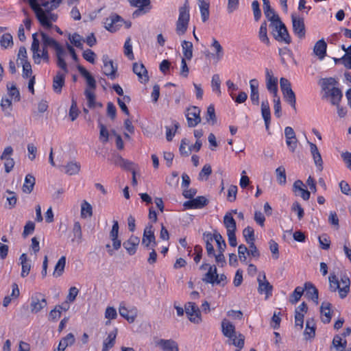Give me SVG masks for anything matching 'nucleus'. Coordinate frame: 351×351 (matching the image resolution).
<instances>
[{
  "instance_id": "59",
  "label": "nucleus",
  "mask_w": 351,
  "mask_h": 351,
  "mask_svg": "<svg viewBox=\"0 0 351 351\" xmlns=\"http://www.w3.org/2000/svg\"><path fill=\"white\" fill-rule=\"evenodd\" d=\"M276 180L279 184L285 185L287 182V176L285 169L283 167H279L276 169Z\"/></svg>"
},
{
  "instance_id": "40",
  "label": "nucleus",
  "mask_w": 351,
  "mask_h": 351,
  "mask_svg": "<svg viewBox=\"0 0 351 351\" xmlns=\"http://www.w3.org/2000/svg\"><path fill=\"white\" fill-rule=\"evenodd\" d=\"M19 260L22 267L21 276V277L24 278L29 274L31 265L29 263H28L27 254L25 253L21 255Z\"/></svg>"
},
{
  "instance_id": "5",
  "label": "nucleus",
  "mask_w": 351,
  "mask_h": 351,
  "mask_svg": "<svg viewBox=\"0 0 351 351\" xmlns=\"http://www.w3.org/2000/svg\"><path fill=\"white\" fill-rule=\"evenodd\" d=\"M258 283V292L260 294L265 293L266 298H268L272 294L273 287L266 279L265 272H260L257 278Z\"/></svg>"
},
{
  "instance_id": "2",
  "label": "nucleus",
  "mask_w": 351,
  "mask_h": 351,
  "mask_svg": "<svg viewBox=\"0 0 351 351\" xmlns=\"http://www.w3.org/2000/svg\"><path fill=\"white\" fill-rule=\"evenodd\" d=\"M189 10V1L186 0L183 5L179 8V16L176 23V32L179 35L184 34L187 29L190 19Z\"/></svg>"
},
{
  "instance_id": "29",
  "label": "nucleus",
  "mask_w": 351,
  "mask_h": 351,
  "mask_svg": "<svg viewBox=\"0 0 351 351\" xmlns=\"http://www.w3.org/2000/svg\"><path fill=\"white\" fill-rule=\"evenodd\" d=\"M221 327V332L226 337H231L233 333L237 332L234 325L226 318L222 319Z\"/></svg>"
},
{
  "instance_id": "39",
  "label": "nucleus",
  "mask_w": 351,
  "mask_h": 351,
  "mask_svg": "<svg viewBox=\"0 0 351 351\" xmlns=\"http://www.w3.org/2000/svg\"><path fill=\"white\" fill-rule=\"evenodd\" d=\"M117 337V330L110 332L107 338L103 342V348L101 351H108L111 349Z\"/></svg>"
},
{
  "instance_id": "51",
  "label": "nucleus",
  "mask_w": 351,
  "mask_h": 351,
  "mask_svg": "<svg viewBox=\"0 0 351 351\" xmlns=\"http://www.w3.org/2000/svg\"><path fill=\"white\" fill-rule=\"evenodd\" d=\"M216 277H217L216 267L215 265L210 266L208 272L203 278V280L207 283L215 284Z\"/></svg>"
},
{
  "instance_id": "63",
  "label": "nucleus",
  "mask_w": 351,
  "mask_h": 351,
  "mask_svg": "<svg viewBox=\"0 0 351 351\" xmlns=\"http://www.w3.org/2000/svg\"><path fill=\"white\" fill-rule=\"evenodd\" d=\"M213 237V240H215L219 252H223L225 251V249L226 247V244L223 239L222 236L217 232L214 233L212 234Z\"/></svg>"
},
{
  "instance_id": "30",
  "label": "nucleus",
  "mask_w": 351,
  "mask_h": 351,
  "mask_svg": "<svg viewBox=\"0 0 351 351\" xmlns=\"http://www.w3.org/2000/svg\"><path fill=\"white\" fill-rule=\"evenodd\" d=\"M327 44L324 39L319 40L315 44L313 52L319 60H323L326 54Z\"/></svg>"
},
{
  "instance_id": "64",
  "label": "nucleus",
  "mask_w": 351,
  "mask_h": 351,
  "mask_svg": "<svg viewBox=\"0 0 351 351\" xmlns=\"http://www.w3.org/2000/svg\"><path fill=\"white\" fill-rule=\"evenodd\" d=\"M335 62L336 64L341 62L346 69H351V54L348 53L341 58H335Z\"/></svg>"
},
{
  "instance_id": "61",
  "label": "nucleus",
  "mask_w": 351,
  "mask_h": 351,
  "mask_svg": "<svg viewBox=\"0 0 351 351\" xmlns=\"http://www.w3.org/2000/svg\"><path fill=\"white\" fill-rule=\"evenodd\" d=\"M282 94L286 101L288 102L291 106L295 110L296 99L295 95L293 90H288V91L282 93Z\"/></svg>"
},
{
  "instance_id": "8",
  "label": "nucleus",
  "mask_w": 351,
  "mask_h": 351,
  "mask_svg": "<svg viewBox=\"0 0 351 351\" xmlns=\"http://www.w3.org/2000/svg\"><path fill=\"white\" fill-rule=\"evenodd\" d=\"M142 245L147 248H154L156 246V238L152 225H148L144 229Z\"/></svg>"
},
{
  "instance_id": "26",
  "label": "nucleus",
  "mask_w": 351,
  "mask_h": 351,
  "mask_svg": "<svg viewBox=\"0 0 351 351\" xmlns=\"http://www.w3.org/2000/svg\"><path fill=\"white\" fill-rule=\"evenodd\" d=\"M258 86L259 83L256 79H252L250 81V99L252 104L256 106L259 104Z\"/></svg>"
},
{
  "instance_id": "46",
  "label": "nucleus",
  "mask_w": 351,
  "mask_h": 351,
  "mask_svg": "<svg viewBox=\"0 0 351 351\" xmlns=\"http://www.w3.org/2000/svg\"><path fill=\"white\" fill-rule=\"evenodd\" d=\"M80 215L83 219L90 217L93 215V207L86 200H83L81 204Z\"/></svg>"
},
{
  "instance_id": "1",
  "label": "nucleus",
  "mask_w": 351,
  "mask_h": 351,
  "mask_svg": "<svg viewBox=\"0 0 351 351\" xmlns=\"http://www.w3.org/2000/svg\"><path fill=\"white\" fill-rule=\"evenodd\" d=\"M269 27L271 29V34L276 40L285 44H289L291 42L288 30L280 19L270 23Z\"/></svg>"
},
{
  "instance_id": "15",
  "label": "nucleus",
  "mask_w": 351,
  "mask_h": 351,
  "mask_svg": "<svg viewBox=\"0 0 351 351\" xmlns=\"http://www.w3.org/2000/svg\"><path fill=\"white\" fill-rule=\"evenodd\" d=\"M102 61L104 63V74L109 77L111 80L115 79L117 69L114 66L112 60H110L107 55H105L102 57Z\"/></svg>"
},
{
  "instance_id": "17",
  "label": "nucleus",
  "mask_w": 351,
  "mask_h": 351,
  "mask_svg": "<svg viewBox=\"0 0 351 351\" xmlns=\"http://www.w3.org/2000/svg\"><path fill=\"white\" fill-rule=\"evenodd\" d=\"M112 229L110 232L109 237L112 241V247L115 250H118L121 246V241L119 239V223L117 220H114Z\"/></svg>"
},
{
  "instance_id": "19",
  "label": "nucleus",
  "mask_w": 351,
  "mask_h": 351,
  "mask_svg": "<svg viewBox=\"0 0 351 351\" xmlns=\"http://www.w3.org/2000/svg\"><path fill=\"white\" fill-rule=\"evenodd\" d=\"M293 191L296 195L300 196L304 200L306 201L310 198V192L304 189V184L300 180H298L293 183Z\"/></svg>"
},
{
  "instance_id": "10",
  "label": "nucleus",
  "mask_w": 351,
  "mask_h": 351,
  "mask_svg": "<svg viewBox=\"0 0 351 351\" xmlns=\"http://www.w3.org/2000/svg\"><path fill=\"white\" fill-rule=\"evenodd\" d=\"M123 20L117 14H112L104 22L105 28L110 32H117L122 25Z\"/></svg>"
},
{
  "instance_id": "25",
  "label": "nucleus",
  "mask_w": 351,
  "mask_h": 351,
  "mask_svg": "<svg viewBox=\"0 0 351 351\" xmlns=\"http://www.w3.org/2000/svg\"><path fill=\"white\" fill-rule=\"evenodd\" d=\"M263 2V11L265 17L270 21V23H273L278 20L280 17L276 14L271 8L269 0H262Z\"/></svg>"
},
{
  "instance_id": "34",
  "label": "nucleus",
  "mask_w": 351,
  "mask_h": 351,
  "mask_svg": "<svg viewBox=\"0 0 351 351\" xmlns=\"http://www.w3.org/2000/svg\"><path fill=\"white\" fill-rule=\"evenodd\" d=\"M223 225L226 229L227 233L236 232V221L232 216V213H226L223 217Z\"/></svg>"
},
{
  "instance_id": "58",
  "label": "nucleus",
  "mask_w": 351,
  "mask_h": 351,
  "mask_svg": "<svg viewBox=\"0 0 351 351\" xmlns=\"http://www.w3.org/2000/svg\"><path fill=\"white\" fill-rule=\"evenodd\" d=\"M69 40L77 48L83 49L84 39L78 34L75 33L72 35H69Z\"/></svg>"
},
{
  "instance_id": "27",
  "label": "nucleus",
  "mask_w": 351,
  "mask_h": 351,
  "mask_svg": "<svg viewBox=\"0 0 351 351\" xmlns=\"http://www.w3.org/2000/svg\"><path fill=\"white\" fill-rule=\"evenodd\" d=\"M304 289L306 291V296L317 304L319 297L317 289L311 282H307L304 284Z\"/></svg>"
},
{
  "instance_id": "60",
  "label": "nucleus",
  "mask_w": 351,
  "mask_h": 351,
  "mask_svg": "<svg viewBox=\"0 0 351 351\" xmlns=\"http://www.w3.org/2000/svg\"><path fill=\"white\" fill-rule=\"evenodd\" d=\"M124 55L128 57V58L130 60H132L134 59V56L132 51V46L131 44V38L129 37L126 39L124 46Z\"/></svg>"
},
{
  "instance_id": "54",
  "label": "nucleus",
  "mask_w": 351,
  "mask_h": 351,
  "mask_svg": "<svg viewBox=\"0 0 351 351\" xmlns=\"http://www.w3.org/2000/svg\"><path fill=\"white\" fill-rule=\"evenodd\" d=\"M204 239L206 241V249L209 256L215 255V250L213 245V237L211 234H204Z\"/></svg>"
},
{
  "instance_id": "18",
  "label": "nucleus",
  "mask_w": 351,
  "mask_h": 351,
  "mask_svg": "<svg viewBox=\"0 0 351 351\" xmlns=\"http://www.w3.org/2000/svg\"><path fill=\"white\" fill-rule=\"evenodd\" d=\"M139 243L140 239L138 237L132 235L123 243V246L130 255H134L136 252Z\"/></svg>"
},
{
  "instance_id": "50",
  "label": "nucleus",
  "mask_w": 351,
  "mask_h": 351,
  "mask_svg": "<svg viewBox=\"0 0 351 351\" xmlns=\"http://www.w3.org/2000/svg\"><path fill=\"white\" fill-rule=\"evenodd\" d=\"M8 93L10 97L14 101H19L21 99L20 93L14 83H8L7 84Z\"/></svg>"
},
{
  "instance_id": "4",
  "label": "nucleus",
  "mask_w": 351,
  "mask_h": 351,
  "mask_svg": "<svg viewBox=\"0 0 351 351\" xmlns=\"http://www.w3.org/2000/svg\"><path fill=\"white\" fill-rule=\"evenodd\" d=\"M184 309L189 319L191 322L199 324L202 322L201 312L195 303L187 302L184 306Z\"/></svg>"
},
{
  "instance_id": "16",
  "label": "nucleus",
  "mask_w": 351,
  "mask_h": 351,
  "mask_svg": "<svg viewBox=\"0 0 351 351\" xmlns=\"http://www.w3.org/2000/svg\"><path fill=\"white\" fill-rule=\"evenodd\" d=\"M208 203V201L205 197L198 196L185 202L183 206L186 209H200L206 206Z\"/></svg>"
},
{
  "instance_id": "32",
  "label": "nucleus",
  "mask_w": 351,
  "mask_h": 351,
  "mask_svg": "<svg viewBox=\"0 0 351 351\" xmlns=\"http://www.w3.org/2000/svg\"><path fill=\"white\" fill-rule=\"evenodd\" d=\"M261 114L265 121V128L267 130H269L271 120V112L267 100L263 101L261 103Z\"/></svg>"
},
{
  "instance_id": "52",
  "label": "nucleus",
  "mask_w": 351,
  "mask_h": 351,
  "mask_svg": "<svg viewBox=\"0 0 351 351\" xmlns=\"http://www.w3.org/2000/svg\"><path fill=\"white\" fill-rule=\"evenodd\" d=\"M72 232L74 236L72 241H76L77 243H80L82 240V232L81 224L79 221L74 223Z\"/></svg>"
},
{
  "instance_id": "44",
  "label": "nucleus",
  "mask_w": 351,
  "mask_h": 351,
  "mask_svg": "<svg viewBox=\"0 0 351 351\" xmlns=\"http://www.w3.org/2000/svg\"><path fill=\"white\" fill-rule=\"evenodd\" d=\"M69 307H64L62 305H56L49 314V319L53 322H56L60 317L62 312L66 311Z\"/></svg>"
},
{
  "instance_id": "45",
  "label": "nucleus",
  "mask_w": 351,
  "mask_h": 351,
  "mask_svg": "<svg viewBox=\"0 0 351 351\" xmlns=\"http://www.w3.org/2000/svg\"><path fill=\"white\" fill-rule=\"evenodd\" d=\"M84 95L88 101V106L90 108H95L97 106L99 107H101V104H97L95 101V90H90L89 88H86L84 91Z\"/></svg>"
},
{
  "instance_id": "62",
  "label": "nucleus",
  "mask_w": 351,
  "mask_h": 351,
  "mask_svg": "<svg viewBox=\"0 0 351 351\" xmlns=\"http://www.w3.org/2000/svg\"><path fill=\"white\" fill-rule=\"evenodd\" d=\"M206 121L211 125H214L217 121V118L215 112L214 106L210 105L207 108L206 114Z\"/></svg>"
},
{
  "instance_id": "21",
  "label": "nucleus",
  "mask_w": 351,
  "mask_h": 351,
  "mask_svg": "<svg viewBox=\"0 0 351 351\" xmlns=\"http://www.w3.org/2000/svg\"><path fill=\"white\" fill-rule=\"evenodd\" d=\"M310 150L314 163L319 171L323 170V160L322 156L318 150L317 145L313 143L308 142Z\"/></svg>"
},
{
  "instance_id": "23",
  "label": "nucleus",
  "mask_w": 351,
  "mask_h": 351,
  "mask_svg": "<svg viewBox=\"0 0 351 351\" xmlns=\"http://www.w3.org/2000/svg\"><path fill=\"white\" fill-rule=\"evenodd\" d=\"M66 75L62 71H58L53 78V90L56 93H60L64 86Z\"/></svg>"
},
{
  "instance_id": "57",
  "label": "nucleus",
  "mask_w": 351,
  "mask_h": 351,
  "mask_svg": "<svg viewBox=\"0 0 351 351\" xmlns=\"http://www.w3.org/2000/svg\"><path fill=\"white\" fill-rule=\"evenodd\" d=\"M304 291V288L301 287H297L293 292L290 295L289 302L294 304L297 303L301 298Z\"/></svg>"
},
{
  "instance_id": "28",
  "label": "nucleus",
  "mask_w": 351,
  "mask_h": 351,
  "mask_svg": "<svg viewBox=\"0 0 351 351\" xmlns=\"http://www.w3.org/2000/svg\"><path fill=\"white\" fill-rule=\"evenodd\" d=\"M210 47L215 52L213 54L215 58L217 61L221 60L224 56V50L219 42L214 37L211 38Z\"/></svg>"
},
{
  "instance_id": "43",
  "label": "nucleus",
  "mask_w": 351,
  "mask_h": 351,
  "mask_svg": "<svg viewBox=\"0 0 351 351\" xmlns=\"http://www.w3.org/2000/svg\"><path fill=\"white\" fill-rule=\"evenodd\" d=\"M35 182V178L31 174H27L25 178L24 184L23 185V191L24 193H30L34 189Z\"/></svg>"
},
{
  "instance_id": "31",
  "label": "nucleus",
  "mask_w": 351,
  "mask_h": 351,
  "mask_svg": "<svg viewBox=\"0 0 351 351\" xmlns=\"http://www.w3.org/2000/svg\"><path fill=\"white\" fill-rule=\"evenodd\" d=\"M197 4L199 8L202 20L204 23L208 20L210 16L209 1L208 0H197Z\"/></svg>"
},
{
  "instance_id": "47",
  "label": "nucleus",
  "mask_w": 351,
  "mask_h": 351,
  "mask_svg": "<svg viewBox=\"0 0 351 351\" xmlns=\"http://www.w3.org/2000/svg\"><path fill=\"white\" fill-rule=\"evenodd\" d=\"M182 53L184 59L191 60L193 57V44L191 42L184 40L182 43Z\"/></svg>"
},
{
  "instance_id": "12",
  "label": "nucleus",
  "mask_w": 351,
  "mask_h": 351,
  "mask_svg": "<svg viewBox=\"0 0 351 351\" xmlns=\"http://www.w3.org/2000/svg\"><path fill=\"white\" fill-rule=\"evenodd\" d=\"M132 6L138 8L133 13L134 17L145 14L150 10V0H128Z\"/></svg>"
},
{
  "instance_id": "24",
  "label": "nucleus",
  "mask_w": 351,
  "mask_h": 351,
  "mask_svg": "<svg viewBox=\"0 0 351 351\" xmlns=\"http://www.w3.org/2000/svg\"><path fill=\"white\" fill-rule=\"evenodd\" d=\"M332 304L328 302H323L320 306V314L322 322L324 324H328L332 318L331 313Z\"/></svg>"
},
{
  "instance_id": "38",
  "label": "nucleus",
  "mask_w": 351,
  "mask_h": 351,
  "mask_svg": "<svg viewBox=\"0 0 351 351\" xmlns=\"http://www.w3.org/2000/svg\"><path fill=\"white\" fill-rule=\"evenodd\" d=\"M328 93L330 97V101L332 105H337L339 104L343 97V94L339 88L333 87L328 91Z\"/></svg>"
},
{
  "instance_id": "11",
  "label": "nucleus",
  "mask_w": 351,
  "mask_h": 351,
  "mask_svg": "<svg viewBox=\"0 0 351 351\" xmlns=\"http://www.w3.org/2000/svg\"><path fill=\"white\" fill-rule=\"evenodd\" d=\"M265 82L267 90L276 97L278 94V78L274 76L271 70L265 69Z\"/></svg>"
},
{
  "instance_id": "48",
  "label": "nucleus",
  "mask_w": 351,
  "mask_h": 351,
  "mask_svg": "<svg viewBox=\"0 0 351 351\" xmlns=\"http://www.w3.org/2000/svg\"><path fill=\"white\" fill-rule=\"evenodd\" d=\"M40 35L41 36L42 44L45 47H52L55 49L59 43L53 38L49 37L46 33L43 31H40Z\"/></svg>"
},
{
  "instance_id": "9",
  "label": "nucleus",
  "mask_w": 351,
  "mask_h": 351,
  "mask_svg": "<svg viewBox=\"0 0 351 351\" xmlns=\"http://www.w3.org/2000/svg\"><path fill=\"white\" fill-rule=\"evenodd\" d=\"M186 117L189 127L196 126L201 121L200 109L196 106L189 108L186 110Z\"/></svg>"
},
{
  "instance_id": "7",
  "label": "nucleus",
  "mask_w": 351,
  "mask_h": 351,
  "mask_svg": "<svg viewBox=\"0 0 351 351\" xmlns=\"http://www.w3.org/2000/svg\"><path fill=\"white\" fill-rule=\"evenodd\" d=\"M119 312L121 317L129 323H133L138 316V309L135 306L126 307L123 303L120 304Z\"/></svg>"
},
{
  "instance_id": "42",
  "label": "nucleus",
  "mask_w": 351,
  "mask_h": 351,
  "mask_svg": "<svg viewBox=\"0 0 351 351\" xmlns=\"http://www.w3.org/2000/svg\"><path fill=\"white\" fill-rule=\"evenodd\" d=\"M267 25L266 21H263L258 31V38L261 42L263 43L266 45L269 46L270 45L269 38L267 36Z\"/></svg>"
},
{
  "instance_id": "35",
  "label": "nucleus",
  "mask_w": 351,
  "mask_h": 351,
  "mask_svg": "<svg viewBox=\"0 0 351 351\" xmlns=\"http://www.w3.org/2000/svg\"><path fill=\"white\" fill-rule=\"evenodd\" d=\"M350 281L347 276H343L341 278L338 293L341 299L345 298L350 292Z\"/></svg>"
},
{
  "instance_id": "56",
  "label": "nucleus",
  "mask_w": 351,
  "mask_h": 351,
  "mask_svg": "<svg viewBox=\"0 0 351 351\" xmlns=\"http://www.w3.org/2000/svg\"><path fill=\"white\" fill-rule=\"evenodd\" d=\"M211 87L214 93L221 95V80L219 74H214L212 77Z\"/></svg>"
},
{
  "instance_id": "37",
  "label": "nucleus",
  "mask_w": 351,
  "mask_h": 351,
  "mask_svg": "<svg viewBox=\"0 0 351 351\" xmlns=\"http://www.w3.org/2000/svg\"><path fill=\"white\" fill-rule=\"evenodd\" d=\"M228 339V343L232 344L239 349H242L244 346L245 337L244 336L239 332L233 333L231 337H227Z\"/></svg>"
},
{
  "instance_id": "33",
  "label": "nucleus",
  "mask_w": 351,
  "mask_h": 351,
  "mask_svg": "<svg viewBox=\"0 0 351 351\" xmlns=\"http://www.w3.org/2000/svg\"><path fill=\"white\" fill-rule=\"evenodd\" d=\"M157 345L164 351H179L178 343L172 339H160Z\"/></svg>"
},
{
  "instance_id": "55",
  "label": "nucleus",
  "mask_w": 351,
  "mask_h": 351,
  "mask_svg": "<svg viewBox=\"0 0 351 351\" xmlns=\"http://www.w3.org/2000/svg\"><path fill=\"white\" fill-rule=\"evenodd\" d=\"M243 236L247 244H252L255 241L254 231L251 226H247L243 229Z\"/></svg>"
},
{
  "instance_id": "22",
  "label": "nucleus",
  "mask_w": 351,
  "mask_h": 351,
  "mask_svg": "<svg viewBox=\"0 0 351 351\" xmlns=\"http://www.w3.org/2000/svg\"><path fill=\"white\" fill-rule=\"evenodd\" d=\"M133 71L138 76V80L141 83H145L148 81L147 71L143 64L138 62L134 63Z\"/></svg>"
},
{
  "instance_id": "13",
  "label": "nucleus",
  "mask_w": 351,
  "mask_h": 351,
  "mask_svg": "<svg viewBox=\"0 0 351 351\" xmlns=\"http://www.w3.org/2000/svg\"><path fill=\"white\" fill-rule=\"evenodd\" d=\"M38 33H34L32 34V43L31 46V50L32 51V59L36 64H40L43 60L41 56V52L40 49V42L38 38Z\"/></svg>"
},
{
  "instance_id": "6",
  "label": "nucleus",
  "mask_w": 351,
  "mask_h": 351,
  "mask_svg": "<svg viewBox=\"0 0 351 351\" xmlns=\"http://www.w3.org/2000/svg\"><path fill=\"white\" fill-rule=\"evenodd\" d=\"M47 306V301L44 295L40 293H36L31 298L30 309L33 313L40 312Z\"/></svg>"
},
{
  "instance_id": "41",
  "label": "nucleus",
  "mask_w": 351,
  "mask_h": 351,
  "mask_svg": "<svg viewBox=\"0 0 351 351\" xmlns=\"http://www.w3.org/2000/svg\"><path fill=\"white\" fill-rule=\"evenodd\" d=\"M66 257L64 256H62L59 258V260L58 261L57 263L55 265L53 276L56 278L61 276L64 273Z\"/></svg>"
},
{
  "instance_id": "20",
  "label": "nucleus",
  "mask_w": 351,
  "mask_h": 351,
  "mask_svg": "<svg viewBox=\"0 0 351 351\" xmlns=\"http://www.w3.org/2000/svg\"><path fill=\"white\" fill-rule=\"evenodd\" d=\"M316 324L313 318H309L306 322V326L304 331L305 340H312L315 338Z\"/></svg>"
},
{
  "instance_id": "14",
  "label": "nucleus",
  "mask_w": 351,
  "mask_h": 351,
  "mask_svg": "<svg viewBox=\"0 0 351 351\" xmlns=\"http://www.w3.org/2000/svg\"><path fill=\"white\" fill-rule=\"evenodd\" d=\"M285 136L286 139V144L289 149L291 152H294L297 145L298 139L295 133L291 127L287 126L285 128Z\"/></svg>"
},
{
  "instance_id": "36",
  "label": "nucleus",
  "mask_w": 351,
  "mask_h": 351,
  "mask_svg": "<svg viewBox=\"0 0 351 351\" xmlns=\"http://www.w3.org/2000/svg\"><path fill=\"white\" fill-rule=\"evenodd\" d=\"M78 70L80 74L86 79V84L88 86L86 88L95 90L96 88V81L95 78L84 67L79 66Z\"/></svg>"
},
{
  "instance_id": "3",
  "label": "nucleus",
  "mask_w": 351,
  "mask_h": 351,
  "mask_svg": "<svg viewBox=\"0 0 351 351\" xmlns=\"http://www.w3.org/2000/svg\"><path fill=\"white\" fill-rule=\"evenodd\" d=\"M291 22L295 35L300 39L304 38L306 29L304 19L293 13L291 14Z\"/></svg>"
},
{
  "instance_id": "53",
  "label": "nucleus",
  "mask_w": 351,
  "mask_h": 351,
  "mask_svg": "<svg viewBox=\"0 0 351 351\" xmlns=\"http://www.w3.org/2000/svg\"><path fill=\"white\" fill-rule=\"evenodd\" d=\"M1 107L5 116H10L12 110V104L8 97H4L1 99Z\"/></svg>"
},
{
  "instance_id": "49",
  "label": "nucleus",
  "mask_w": 351,
  "mask_h": 351,
  "mask_svg": "<svg viewBox=\"0 0 351 351\" xmlns=\"http://www.w3.org/2000/svg\"><path fill=\"white\" fill-rule=\"evenodd\" d=\"M80 164L77 162H70L66 165L64 166L65 173L70 176L76 175L80 171Z\"/></svg>"
}]
</instances>
